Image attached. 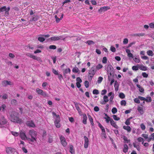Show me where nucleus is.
Masks as SVG:
<instances>
[{
  "label": "nucleus",
  "instance_id": "f257e3e1",
  "mask_svg": "<svg viewBox=\"0 0 154 154\" xmlns=\"http://www.w3.org/2000/svg\"><path fill=\"white\" fill-rule=\"evenodd\" d=\"M8 118L11 121L14 122L20 123L22 122V119L18 117V113L15 111H12L9 113Z\"/></svg>",
  "mask_w": 154,
  "mask_h": 154
},
{
  "label": "nucleus",
  "instance_id": "f03ea898",
  "mask_svg": "<svg viewBox=\"0 0 154 154\" xmlns=\"http://www.w3.org/2000/svg\"><path fill=\"white\" fill-rule=\"evenodd\" d=\"M96 71V66H93L91 68V69L89 71L88 79L89 81H91L92 80V78L95 74Z\"/></svg>",
  "mask_w": 154,
  "mask_h": 154
},
{
  "label": "nucleus",
  "instance_id": "7ed1b4c3",
  "mask_svg": "<svg viewBox=\"0 0 154 154\" xmlns=\"http://www.w3.org/2000/svg\"><path fill=\"white\" fill-rule=\"evenodd\" d=\"M60 117L59 115L57 116V118L54 121L55 125L57 128H59L60 127Z\"/></svg>",
  "mask_w": 154,
  "mask_h": 154
},
{
  "label": "nucleus",
  "instance_id": "20e7f679",
  "mask_svg": "<svg viewBox=\"0 0 154 154\" xmlns=\"http://www.w3.org/2000/svg\"><path fill=\"white\" fill-rule=\"evenodd\" d=\"M63 36H53L51 37L49 39H51V41H56L59 40L60 39L64 40V38L62 39Z\"/></svg>",
  "mask_w": 154,
  "mask_h": 154
},
{
  "label": "nucleus",
  "instance_id": "39448f33",
  "mask_svg": "<svg viewBox=\"0 0 154 154\" xmlns=\"http://www.w3.org/2000/svg\"><path fill=\"white\" fill-rule=\"evenodd\" d=\"M7 122V121L5 118L2 116L0 118V125H4Z\"/></svg>",
  "mask_w": 154,
  "mask_h": 154
},
{
  "label": "nucleus",
  "instance_id": "423d86ee",
  "mask_svg": "<svg viewBox=\"0 0 154 154\" xmlns=\"http://www.w3.org/2000/svg\"><path fill=\"white\" fill-rule=\"evenodd\" d=\"M2 84L3 86H6L8 85H12L13 84L11 81L6 80L3 81L2 82Z\"/></svg>",
  "mask_w": 154,
  "mask_h": 154
},
{
  "label": "nucleus",
  "instance_id": "0eeeda50",
  "mask_svg": "<svg viewBox=\"0 0 154 154\" xmlns=\"http://www.w3.org/2000/svg\"><path fill=\"white\" fill-rule=\"evenodd\" d=\"M36 92L38 94L42 96H47V94L46 92H43L42 90L38 88H37Z\"/></svg>",
  "mask_w": 154,
  "mask_h": 154
},
{
  "label": "nucleus",
  "instance_id": "6e6552de",
  "mask_svg": "<svg viewBox=\"0 0 154 154\" xmlns=\"http://www.w3.org/2000/svg\"><path fill=\"white\" fill-rule=\"evenodd\" d=\"M84 137L85 140L84 146L85 148H87L88 147V146L89 140L88 138L86 136H84Z\"/></svg>",
  "mask_w": 154,
  "mask_h": 154
},
{
  "label": "nucleus",
  "instance_id": "1a4fd4ad",
  "mask_svg": "<svg viewBox=\"0 0 154 154\" xmlns=\"http://www.w3.org/2000/svg\"><path fill=\"white\" fill-rule=\"evenodd\" d=\"M20 136L23 140H26L28 139V138L26 135L25 133L21 131L20 133Z\"/></svg>",
  "mask_w": 154,
  "mask_h": 154
},
{
  "label": "nucleus",
  "instance_id": "9d476101",
  "mask_svg": "<svg viewBox=\"0 0 154 154\" xmlns=\"http://www.w3.org/2000/svg\"><path fill=\"white\" fill-rule=\"evenodd\" d=\"M60 139L62 144L63 146H65L66 145L67 143L65 138L62 136H61Z\"/></svg>",
  "mask_w": 154,
  "mask_h": 154
},
{
  "label": "nucleus",
  "instance_id": "9b49d317",
  "mask_svg": "<svg viewBox=\"0 0 154 154\" xmlns=\"http://www.w3.org/2000/svg\"><path fill=\"white\" fill-rule=\"evenodd\" d=\"M26 125L32 128H34L35 126L33 122L31 120L27 121Z\"/></svg>",
  "mask_w": 154,
  "mask_h": 154
},
{
  "label": "nucleus",
  "instance_id": "f8f14e48",
  "mask_svg": "<svg viewBox=\"0 0 154 154\" xmlns=\"http://www.w3.org/2000/svg\"><path fill=\"white\" fill-rule=\"evenodd\" d=\"M109 9L110 8L108 6H104L100 8L98 11L100 13H101L102 11H106Z\"/></svg>",
  "mask_w": 154,
  "mask_h": 154
},
{
  "label": "nucleus",
  "instance_id": "ddd939ff",
  "mask_svg": "<svg viewBox=\"0 0 154 154\" xmlns=\"http://www.w3.org/2000/svg\"><path fill=\"white\" fill-rule=\"evenodd\" d=\"M113 68L111 65H109L107 66L106 71L108 73L110 72H114Z\"/></svg>",
  "mask_w": 154,
  "mask_h": 154
},
{
  "label": "nucleus",
  "instance_id": "4468645a",
  "mask_svg": "<svg viewBox=\"0 0 154 154\" xmlns=\"http://www.w3.org/2000/svg\"><path fill=\"white\" fill-rule=\"evenodd\" d=\"M15 149L11 147H7L6 148V151L8 154H9L14 152Z\"/></svg>",
  "mask_w": 154,
  "mask_h": 154
},
{
  "label": "nucleus",
  "instance_id": "2eb2a0df",
  "mask_svg": "<svg viewBox=\"0 0 154 154\" xmlns=\"http://www.w3.org/2000/svg\"><path fill=\"white\" fill-rule=\"evenodd\" d=\"M104 114L106 116V117H104L103 118L104 119H105L106 123H109V122H110L112 119L110 117L106 114L104 113Z\"/></svg>",
  "mask_w": 154,
  "mask_h": 154
},
{
  "label": "nucleus",
  "instance_id": "dca6fc26",
  "mask_svg": "<svg viewBox=\"0 0 154 154\" xmlns=\"http://www.w3.org/2000/svg\"><path fill=\"white\" fill-rule=\"evenodd\" d=\"M36 132L33 130H30L29 132V134L31 137H36V134L35 133Z\"/></svg>",
  "mask_w": 154,
  "mask_h": 154
},
{
  "label": "nucleus",
  "instance_id": "f3484780",
  "mask_svg": "<svg viewBox=\"0 0 154 154\" xmlns=\"http://www.w3.org/2000/svg\"><path fill=\"white\" fill-rule=\"evenodd\" d=\"M110 124L111 125H112L114 127L118 129L119 128L118 126L116 125V123L112 119V120L110 122Z\"/></svg>",
  "mask_w": 154,
  "mask_h": 154
},
{
  "label": "nucleus",
  "instance_id": "a211bd4d",
  "mask_svg": "<svg viewBox=\"0 0 154 154\" xmlns=\"http://www.w3.org/2000/svg\"><path fill=\"white\" fill-rule=\"evenodd\" d=\"M128 147L126 144H125L124 145V148L123 150V152L124 153H126L128 150Z\"/></svg>",
  "mask_w": 154,
  "mask_h": 154
},
{
  "label": "nucleus",
  "instance_id": "6ab92c4d",
  "mask_svg": "<svg viewBox=\"0 0 154 154\" xmlns=\"http://www.w3.org/2000/svg\"><path fill=\"white\" fill-rule=\"evenodd\" d=\"M63 14H61V17L60 18H59L57 17V15H56L55 16V18L56 19V22L57 23L59 22L60 21V20H61L63 18Z\"/></svg>",
  "mask_w": 154,
  "mask_h": 154
},
{
  "label": "nucleus",
  "instance_id": "aec40b11",
  "mask_svg": "<svg viewBox=\"0 0 154 154\" xmlns=\"http://www.w3.org/2000/svg\"><path fill=\"white\" fill-rule=\"evenodd\" d=\"M123 128L124 129L127 130L128 131V132H131V128L129 126H124L123 127Z\"/></svg>",
  "mask_w": 154,
  "mask_h": 154
},
{
  "label": "nucleus",
  "instance_id": "412c9836",
  "mask_svg": "<svg viewBox=\"0 0 154 154\" xmlns=\"http://www.w3.org/2000/svg\"><path fill=\"white\" fill-rule=\"evenodd\" d=\"M139 69L143 71H146L147 70V67L142 65H139Z\"/></svg>",
  "mask_w": 154,
  "mask_h": 154
},
{
  "label": "nucleus",
  "instance_id": "4be33fe9",
  "mask_svg": "<svg viewBox=\"0 0 154 154\" xmlns=\"http://www.w3.org/2000/svg\"><path fill=\"white\" fill-rule=\"evenodd\" d=\"M83 122L85 124H86L87 123V118L86 114H85L83 115Z\"/></svg>",
  "mask_w": 154,
  "mask_h": 154
},
{
  "label": "nucleus",
  "instance_id": "5701e85b",
  "mask_svg": "<svg viewBox=\"0 0 154 154\" xmlns=\"http://www.w3.org/2000/svg\"><path fill=\"white\" fill-rule=\"evenodd\" d=\"M137 110L141 115H142L143 114L144 112L142 107L140 106H138L137 107Z\"/></svg>",
  "mask_w": 154,
  "mask_h": 154
},
{
  "label": "nucleus",
  "instance_id": "b1692460",
  "mask_svg": "<svg viewBox=\"0 0 154 154\" xmlns=\"http://www.w3.org/2000/svg\"><path fill=\"white\" fill-rule=\"evenodd\" d=\"M139 69V64H137L136 66H134L132 67V69L133 70L137 71Z\"/></svg>",
  "mask_w": 154,
  "mask_h": 154
},
{
  "label": "nucleus",
  "instance_id": "393cba45",
  "mask_svg": "<svg viewBox=\"0 0 154 154\" xmlns=\"http://www.w3.org/2000/svg\"><path fill=\"white\" fill-rule=\"evenodd\" d=\"M137 86L139 88V90L141 92H143L144 91V89L139 84L137 85Z\"/></svg>",
  "mask_w": 154,
  "mask_h": 154
},
{
  "label": "nucleus",
  "instance_id": "a878e982",
  "mask_svg": "<svg viewBox=\"0 0 154 154\" xmlns=\"http://www.w3.org/2000/svg\"><path fill=\"white\" fill-rule=\"evenodd\" d=\"M38 38V40L40 42H42L45 41V38L44 37L39 36Z\"/></svg>",
  "mask_w": 154,
  "mask_h": 154
},
{
  "label": "nucleus",
  "instance_id": "bb28decb",
  "mask_svg": "<svg viewBox=\"0 0 154 154\" xmlns=\"http://www.w3.org/2000/svg\"><path fill=\"white\" fill-rule=\"evenodd\" d=\"M88 118L90 120V122L91 123V124L92 126L94 125V123L93 122V119L92 118L91 116L90 115H88Z\"/></svg>",
  "mask_w": 154,
  "mask_h": 154
},
{
  "label": "nucleus",
  "instance_id": "cd10ccee",
  "mask_svg": "<svg viewBox=\"0 0 154 154\" xmlns=\"http://www.w3.org/2000/svg\"><path fill=\"white\" fill-rule=\"evenodd\" d=\"M138 98L140 99V100H144V101H150V98H149V99L148 100L149 101H148L146 99V98L144 97H141V96H138Z\"/></svg>",
  "mask_w": 154,
  "mask_h": 154
},
{
  "label": "nucleus",
  "instance_id": "c85d7f7f",
  "mask_svg": "<svg viewBox=\"0 0 154 154\" xmlns=\"http://www.w3.org/2000/svg\"><path fill=\"white\" fill-rule=\"evenodd\" d=\"M123 139L125 141L124 143H128L130 142V140H128L127 137L126 136H124Z\"/></svg>",
  "mask_w": 154,
  "mask_h": 154
},
{
  "label": "nucleus",
  "instance_id": "c756f323",
  "mask_svg": "<svg viewBox=\"0 0 154 154\" xmlns=\"http://www.w3.org/2000/svg\"><path fill=\"white\" fill-rule=\"evenodd\" d=\"M79 71L78 68L76 67L73 68L72 69V71L74 73H77Z\"/></svg>",
  "mask_w": 154,
  "mask_h": 154
},
{
  "label": "nucleus",
  "instance_id": "7c9ffc66",
  "mask_svg": "<svg viewBox=\"0 0 154 154\" xmlns=\"http://www.w3.org/2000/svg\"><path fill=\"white\" fill-rule=\"evenodd\" d=\"M7 9V8H6V6H4L2 8H0V12H1L5 11Z\"/></svg>",
  "mask_w": 154,
  "mask_h": 154
},
{
  "label": "nucleus",
  "instance_id": "2f4dec72",
  "mask_svg": "<svg viewBox=\"0 0 154 154\" xmlns=\"http://www.w3.org/2000/svg\"><path fill=\"white\" fill-rule=\"evenodd\" d=\"M11 103L13 105H16L17 104V101L16 100L13 99L11 100Z\"/></svg>",
  "mask_w": 154,
  "mask_h": 154
},
{
  "label": "nucleus",
  "instance_id": "473e14b6",
  "mask_svg": "<svg viewBox=\"0 0 154 154\" xmlns=\"http://www.w3.org/2000/svg\"><path fill=\"white\" fill-rule=\"evenodd\" d=\"M74 103L76 109L78 111L81 112V109L78 104L75 102Z\"/></svg>",
  "mask_w": 154,
  "mask_h": 154
},
{
  "label": "nucleus",
  "instance_id": "72a5a7b5",
  "mask_svg": "<svg viewBox=\"0 0 154 154\" xmlns=\"http://www.w3.org/2000/svg\"><path fill=\"white\" fill-rule=\"evenodd\" d=\"M70 152H71L72 154L74 152V151L73 149V147L72 145H71L70 146Z\"/></svg>",
  "mask_w": 154,
  "mask_h": 154
},
{
  "label": "nucleus",
  "instance_id": "f704fd0d",
  "mask_svg": "<svg viewBox=\"0 0 154 154\" xmlns=\"http://www.w3.org/2000/svg\"><path fill=\"white\" fill-rule=\"evenodd\" d=\"M147 53L148 55L151 56H152L153 55V52L151 50H149L147 51Z\"/></svg>",
  "mask_w": 154,
  "mask_h": 154
},
{
  "label": "nucleus",
  "instance_id": "c9c22d12",
  "mask_svg": "<svg viewBox=\"0 0 154 154\" xmlns=\"http://www.w3.org/2000/svg\"><path fill=\"white\" fill-rule=\"evenodd\" d=\"M86 43H87L89 45L92 44L93 45L95 43L94 42V41L91 40H88L86 42Z\"/></svg>",
  "mask_w": 154,
  "mask_h": 154
},
{
  "label": "nucleus",
  "instance_id": "e433bc0d",
  "mask_svg": "<svg viewBox=\"0 0 154 154\" xmlns=\"http://www.w3.org/2000/svg\"><path fill=\"white\" fill-rule=\"evenodd\" d=\"M103 67V66L100 64H99L98 65H97L96 67V70L97 69L98 70L100 69H101Z\"/></svg>",
  "mask_w": 154,
  "mask_h": 154
},
{
  "label": "nucleus",
  "instance_id": "4c0bfd02",
  "mask_svg": "<svg viewBox=\"0 0 154 154\" xmlns=\"http://www.w3.org/2000/svg\"><path fill=\"white\" fill-rule=\"evenodd\" d=\"M113 117L114 120L116 121H118L120 119L119 117H117L116 115H114L112 116Z\"/></svg>",
  "mask_w": 154,
  "mask_h": 154
},
{
  "label": "nucleus",
  "instance_id": "58836bf2",
  "mask_svg": "<svg viewBox=\"0 0 154 154\" xmlns=\"http://www.w3.org/2000/svg\"><path fill=\"white\" fill-rule=\"evenodd\" d=\"M35 137H31V138H28V139L30 141L32 142H34V141H36Z\"/></svg>",
  "mask_w": 154,
  "mask_h": 154
},
{
  "label": "nucleus",
  "instance_id": "ea45409f",
  "mask_svg": "<svg viewBox=\"0 0 154 154\" xmlns=\"http://www.w3.org/2000/svg\"><path fill=\"white\" fill-rule=\"evenodd\" d=\"M102 132V135H103L104 137L105 138H106V132H105V130L104 129V128H103V129H102L101 130Z\"/></svg>",
  "mask_w": 154,
  "mask_h": 154
},
{
  "label": "nucleus",
  "instance_id": "a19ab883",
  "mask_svg": "<svg viewBox=\"0 0 154 154\" xmlns=\"http://www.w3.org/2000/svg\"><path fill=\"white\" fill-rule=\"evenodd\" d=\"M27 56L30 57L32 58L33 59L35 60V58H36V57L35 56L31 54H28L27 55Z\"/></svg>",
  "mask_w": 154,
  "mask_h": 154
},
{
  "label": "nucleus",
  "instance_id": "79ce46f5",
  "mask_svg": "<svg viewBox=\"0 0 154 154\" xmlns=\"http://www.w3.org/2000/svg\"><path fill=\"white\" fill-rule=\"evenodd\" d=\"M119 97L122 99H124L125 97V95L124 93H121L119 94Z\"/></svg>",
  "mask_w": 154,
  "mask_h": 154
},
{
  "label": "nucleus",
  "instance_id": "37998d69",
  "mask_svg": "<svg viewBox=\"0 0 154 154\" xmlns=\"http://www.w3.org/2000/svg\"><path fill=\"white\" fill-rule=\"evenodd\" d=\"M103 99L105 102H107L109 101L108 97L107 96H103Z\"/></svg>",
  "mask_w": 154,
  "mask_h": 154
},
{
  "label": "nucleus",
  "instance_id": "c03bdc74",
  "mask_svg": "<svg viewBox=\"0 0 154 154\" xmlns=\"http://www.w3.org/2000/svg\"><path fill=\"white\" fill-rule=\"evenodd\" d=\"M38 20V18L36 17H32V18L30 20V21H36L37 20Z\"/></svg>",
  "mask_w": 154,
  "mask_h": 154
},
{
  "label": "nucleus",
  "instance_id": "a18cd8bd",
  "mask_svg": "<svg viewBox=\"0 0 154 154\" xmlns=\"http://www.w3.org/2000/svg\"><path fill=\"white\" fill-rule=\"evenodd\" d=\"M117 109L115 107H113L112 109V112L113 114H115L117 112Z\"/></svg>",
  "mask_w": 154,
  "mask_h": 154
},
{
  "label": "nucleus",
  "instance_id": "49530a36",
  "mask_svg": "<svg viewBox=\"0 0 154 154\" xmlns=\"http://www.w3.org/2000/svg\"><path fill=\"white\" fill-rule=\"evenodd\" d=\"M71 72V70L69 68L68 69H66L65 70L63 73L64 74H67L68 72L70 73Z\"/></svg>",
  "mask_w": 154,
  "mask_h": 154
},
{
  "label": "nucleus",
  "instance_id": "de8ad7c7",
  "mask_svg": "<svg viewBox=\"0 0 154 154\" xmlns=\"http://www.w3.org/2000/svg\"><path fill=\"white\" fill-rule=\"evenodd\" d=\"M107 59L106 57H103L102 60V62L103 63H107Z\"/></svg>",
  "mask_w": 154,
  "mask_h": 154
},
{
  "label": "nucleus",
  "instance_id": "09e8293b",
  "mask_svg": "<svg viewBox=\"0 0 154 154\" xmlns=\"http://www.w3.org/2000/svg\"><path fill=\"white\" fill-rule=\"evenodd\" d=\"M10 7H8L7 8V10L5 11V14L6 15H8L9 14V11L10 10Z\"/></svg>",
  "mask_w": 154,
  "mask_h": 154
},
{
  "label": "nucleus",
  "instance_id": "8fccbe9b",
  "mask_svg": "<svg viewBox=\"0 0 154 154\" xmlns=\"http://www.w3.org/2000/svg\"><path fill=\"white\" fill-rule=\"evenodd\" d=\"M114 75L109 76V75H108V79L109 81H110L111 80L114 79Z\"/></svg>",
  "mask_w": 154,
  "mask_h": 154
},
{
  "label": "nucleus",
  "instance_id": "3c124183",
  "mask_svg": "<svg viewBox=\"0 0 154 154\" xmlns=\"http://www.w3.org/2000/svg\"><path fill=\"white\" fill-rule=\"evenodd\" d=\"M93 93L94 94H99V92L97 90L94 89L93 91Z\"/></svg>",
  "mask_w": 154,
  "mask_h": 154
},
{
  "label": "nucleus",
  "instance_id": "603ef678",
  "mask_svg": "<svg viewBox=\"0 0 154 154\" xmlns=\"http://www.w3.org/2000/svg\"><path fill=\"white\" fill-rule=\"evenodd\" d=\"M52 71L53 72L55 75H58V71H57L54 69H52Z\"/></svg>",
  "mask_w": 154,
  "mask_h": 154
},
{
  "label": "nucleus",
  "instance_id": "864d4df0",
  "mask_svg": "<svg viewBox=\"0 0 154 154\" xmlns=\"http://www.w3.org/2000/svg\"><path fill=\"white\" fill-rule=\"evenodd\" d=\"M126 103L125 100H123L121 101V104L122 105H124L125 106L126 105Z\"/></svg>",
  "mask_w": 154,
  "mask_h": 154
},
{
  "label": "nucleus",
  "instance_id": "5fc2aeb1",
  "mask_svg": "<svg viewBox=\"0 0 154 154\" xmlns=\"http://www.w3.org/2000/svg\"><path fill=\"white\" fill-rule=\"evenodd\" d=\"M85 85L86 88H88L89 86V83L88 81H86L85 82Z\"/></svg>",
  "mask_w": 154,
  "mask_h": 154
},
{
  "label": "nucleus",
  "instance_id": "6e6d98bb",
  "mask_svg": "<svg viewBox=\"0 0 154 154\" xmlns=\"http://www.w3.org/2000/svg\"><path fill=\"white\" fill-rule=\"evenodd\" d=\"M103 78L102 77H99L98 78L97 82L98 83H100L102 81Z\"/></svg>",
  "mask_w": 154,
  "mask_h": 154
},
{
  "label": "nucleus",
  "instance_id": "4d7b16f0",
  "mask_svg": "<svg viewBox=\"0 0 154 154\" xmlns=\"http://www.w3.org/2000/svg\"><path fill=\"white\" fill-rule=\"evenodd\" d=\"M6 106L5 104H3L2 105L1 107V109L2 108V111H3V112H4L5 111V108H6Z\"/></svg>",
  "mask_w": 154,
  "mask_h": 154
},
{
  "label": "nucleus",
  "instance_id": "13d9d810",
  "mask_svg": "<svg viewBox=\"0 0 154 154\" xmlns=\"http://www.w3.org/2000/svg\"><path fill=\"white\" fill-rule=\"evenodd\" d=\"M49 48L50 49H55L56 48V47L55 45H51L49 46Z\"/></svg>",
  "mask_w": 154,
  "mask_h": 154
},
{
  "label": "nucleus",
  "instance_id": "bf43d9fd",
  "mask_svg": "<svg viewBox=\"0 0 154 154\" xmlns=\"http://www.w3.org/2000/svg\"><path fill=\"white\" fill-rule=\"evenodd\" d=\"M135 42H133L130 43L128 45V46L127 47V48H128L130 47H131L132 45L135 44Z\"/></svg>",
  "mask_w": 154,
  "mask_h": 154
},
{
  "label": "nucleus",
  "instance_id": "052dcab7",
  "mask_svg": "<svg viewBox=\"0 0 154 154\" xmlns=\"http://www.w3.org/2000/svg\"><path fill=\"white\" fill-rule=\"evenodd\" d=\"M39 36H42L45 38H48L50 36V35L49 34H47L46 35H42V34H40L38 35Z\"/></svg>",
  "mask_w": 154,
  "mask_h": 154
},
{
  "label": "nucleus",
  "instance_id": "680f3d73",
  "mask_svg": "<svg viewBox=\"0 0 154 154\" xmlns=\"http://www.w3.org/2000/svg\"><path fill=\"white\" fill-rule=\"evenodd\" d=\"M128 38H125L124 39L123 43L124 44H126L128 43Z\"/></svg>",
  "mask_w": 154,
  "mask_h": 154
},
{
  "label": "nucleus",
  "instance_id": "e2e57ef3",
  "mask_svg": "<svg viewBox=\"0 0 154 154\" xmlns=\"http://www.w3.org/2000/svg\"><path fill=\"white\" fill-rule=\"evenodd\" d=\"M134 101L135 103H140V101L138 98L134 99Z\"/></svg>",
  "mask_w": 154,
  "mask_h": 154
},
{
  "label": "nucleus",
  "instance_id": "0e129e2a",
  "mask_svg": "<svg viewBox=\"0 0 154 154\" xmlns=\"http://www.w3.org/2000/svg\"><path fill=\"white\" fill-rule=\"evenodd\" d=\"M58 75V78L59 79L60 81H61L63 78L62 75L61 74H58V75Z\"/></svg>",
  "mask_w": 154,
  "mask_h": 154
},
{
  "label": "nucleus",
  "instance_id": "69168bd1",
  "mask_svg": "<svg viewBox=\"0 0 154 154\" xmlns=\"http://www.w3.org/2000/svg\"><path fill=\"white\" fill-rule=\"evenodd\" d=\"M140 127L143 130H144L146 128L145 126L143 123L141 124L140 125Z\"/></svg>",
  "mask_w": 154,
  "mask_h": 154
},
{
  "label": "nucleus",
  "instance_id": "338daca9",
  "mask_svg": "<svg viewBox=\"0 0 154 154\" xmlns=\"http://www.w3.org/2000/svg\"><path fill=\"white\" fill-rule=\"evenodd\" d=\"M107 92V90L106 89H104L102 91L101 94L102 95L105 94Z\"/></svg>",
  "mask_w": 154,
  "mask_h": 154
},
{
  "label": "nucleus",
  "instance_id": "774afa93",
  "mask_svg": "<svg viewBox=\"0 0 154 154\" xmlns=\"http://www.w3.org/2000/svg\"><path fill=\"white\" fill-rule=\"evenodd\" d=\"M149 26L151 28H154V23H152L149 24Z\"/></svg>",
  "mask_w": 154,
  "mask_h": 154
}]
</instances>
